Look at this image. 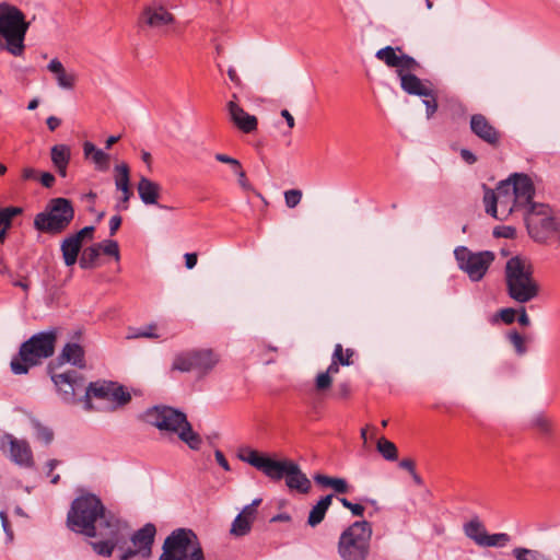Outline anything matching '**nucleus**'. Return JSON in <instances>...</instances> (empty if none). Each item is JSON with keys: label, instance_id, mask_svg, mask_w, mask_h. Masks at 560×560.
<instances>
[{"label": "nucleus", "instance_id": "nucleus-1", "mask_svg": "<svg viewBox=\"0 0 560 560\" xmlns=\"http://www.w3.org/2000/svg\"><path fill=\"white\" fill-rule=\"evenodd\" d=\"M529 238L542 246H560V209L548 203H537L524 212Z\"/></svg>", "mask_w": 560, "mask_h": 560}, {"label": "nucleus", "instance_id": "nucleus-2", "mask_svg": "<svg viewBox=\"0 0 560 560\" xmlns=\"http://www.w3.org/2000/svg\"><path fill=\"white\" fill-rule=\"evenodd\" d=\"M58 331L56 328L40 331L21 343L18 353L12 358L10 368L13 374L24 375L44 360L54 355Z\"/></svg>", "mask_w": 560, "mask_h": 560}, {"label": "nucleus", "instance_id": "nucleus-3", "mask_svg": "<svg viewBox=\"0 0 560 560\" xmlns=\"http://www.w3.org/2000/svg\"><path fill=\"white\" fill-rule=\"evenodd\" d=\"M506 294L513 301L525 304L539 294V284L534 278V267L525 257L513 256L504 269Z\"/></svg>", "mask_w": 560, "mask_h": 560}, {"label": "nucleus", "instance_id": "nucleus-4", "mask_svg": "<svg viewBox=\"0 0 560 560\" xmlns=\"http://www.w3.org/2000/svg\"><path fill=\"white\" fill-rule=\"evenodd\" d=\"M102 500L93 494L85 493L75 498L67 515V526L70 530L95 537L97 535L96 523H104V518L109 515Z\"/></svg>", "mask_w": 560, "mask_h": 560}, {"label": "nucleus", "instance_id": "nucleus-5", "mask_svg": "<svg viewBox=\"0 0 560 560\" xmlns=\"http://www.w3.org/2000/svg\"><path fill=\"white\" fill-rule=\"evenodd\" d=\"M143 419L161 431L177 433L180 441L191 450L197 451L201 447L202 440L200 435L192 430L186 415L177 409L167 406H155L144 412Z\"/></svg>", "mask_w": 560, "mask_h": 560}, {"label": "nucleus", "instance_id": "nucleus-6", "mask_svg": "<svg viewBox=\"0 0 560 560\" xmlns=\"http://www.w3.org/2000/svg\"><path fill=\"white\" fill-rule=\"evenodd\" d=\"M30 27L24 13L9 3H0V49L13 56L24 51V39Z\"/></svg>", "mask_w": 560, "mask_h": 560}, {"label": "nucleus", "instance_id": "nucleus-7", "mask_svg": "<svg viewBox=\"0 0 560 560\" xmlns=\"http://www.w3.org/2000/svg\"><path fill=\"white\" fill-rule=\"evenodd\" d=\"M72 202L63 197L50 199L44 211L34 218V229L39 233L59 235L63 233L74 219Z\"/></svg>", "mask_w": 560, "mask_h": 560}, {"label": "nucleus", "instance_id": "nucleus-8", "mask_svg": "<svg viewBox=\"0 0 560 560\" xmlns=\"http://www.w3.org/2000/svg\"><path fill=\"white\" fill-rule=\"evenodd\" d=\"M159 560H205L197 535L188 528L173 530L164 540Z\"/></svg>", "mask_w": 560, "mask_h": 560}, {"label": "nucleus", "instance_id": "nucleus-9", "mask_svg": "<svg viewBox=\"0 0 560 560\" xmlns=\"http://www.w3.org/2000/svg\"><path fill=\"white\" fill-rule=\"evenodd\" d=\"M372 527L369 522H354L346 528L338 541V553L342 560H365L370 552Z\"/></svg>", "mask_w": 560, "mask_h": 560}, {"label": "nucleus", "instance_id": "nucleus-10", "mask_svg": "<svg viewBox=\"0 0 560 560\" xmlns=\"http://www.w3.org/2000/svg\"><path fill=\"white\" fill-rule=\"evenodd\" d=\"M101 536L106 539L101 541H91L93 550L102 557H110L114 549L124 551L129 541L128 524L115 516L113 513L104 518V523L100 524Z\"/></svg>", "mask_w": 560, "mask_h": 560}, {"label": "nucleus", "instance_id": "nucleus-11", "mask_svg": "<svg viewBox=\"0 0 560 560\" xmlns=\"http://www.w3.org/2000/svg\"><path fill=\"white\" fill-rule=\"evenodd\" d=\"M219 361V355L211 349H191L175 354L171 369L182 373L196 372L202 377L209 374Z\"/></svg>", "mask_w": 560, "mask_h": 560}, {"label": "nucleus", "instance_id": "nucleus-12", "mask_svg": "<svg viewBox=\"0 0 560 560\" xmlns=\"http://www.w3.org/2000/svg\"><path fill=\"white\" fill-rule=\"evenodd\" d=\"M92 397L110 402L113 410L126 406L131 400L129 390L124 385L113 381H96L89 384L83 396L86 410L92 409Z\"/></svg>", "mask_w": 560, "mask_h": 560}, {"label": "nucleus", "instance_id": "nucleus-13", "mask_svg": "<svg viewBox=\"0 0 560 560\" xmlns=\"http://www.w3.org/2000/svg\"><path fill=\"white\" fill-rule=\"evenodd\" d=\"M458 267L465 271L472 281H480L494 260V254L489 250L472 253L465 246L454 250Z\"/></svg>", "mask_w": 560, "mask_h": 560}, {"label": "nucleus", "instance_id": "nucleus-14", "mask_svg": "<svg viewBox=\"0 0 560 560\" xmlns=\"http://www.w3.org/2000/svg\"><path fill=\"white\" fill-rule=\"evenodd\" d=\"M283 478L290 491L301 494H307L311 491V480L301 470L300 466L291 459L279 460L269 479L280 481Z\"/></svg>", "mask_w": 560, "mask_h": 560}, {"label": "nucleus", "instance_id": "nucleus-15", "mask_svg": "<svg viewBox=\"0 0 560 560\" xmlns=\"http://www.w3.org/2000/svg\"><path fill=\"white\" fill-rule=\"evenodd\" d=\"M0 451L20 467H34L33 452L26 440H20L11 433H4L0 438Z\"/></svg>", "mask_w": 560, "mask_h": 560}, {"label": "nucleus", "instance_id": "nucleus-16", "mask_svg": "<svg viewBox=\"0 0 560 560\" xmlns=\"http://www.w3.org/2000/svg\"><path fill=\"white\" fill-rule=\"evenodd\" d=\"M502 188L509 189L516 205L522 208L523 213L535 202V187L530 177L526 174L515 173L506 180H502Z\"/></svg>", "mask_w": 560, "mask_h": 560}, {"label": "nucleus", "instance_id": "nucleus-17", "mask_svg": "<svg viewBox=\"0 0 560 560\" xmlns=\"http://www.w3.org/2000/svg\"><path fill=\"white\" fill-rule=\"evenodd\" d=\"M156 528L152 523H147L143 527L136 530L131 536L129 535V541L132 547H127L119 556V560H130L136 556H140L143 559H148L152 555V546L154 542Z\"/></svg>", "mask_w": 560, "mask_h": 560}, {"label": "nucleus", "instance_id": "nucleus-18", "mask_svg": "<svg viewBox=\"0 0 560 560\" xmlns=\"http://www.w3.org/2000/svg\"><path fill=\"white\" fill-rule=\"evenodd\" d=\"M50 378L54 382L61 399L67 404H75L77 395L86 390L84 377L77 371H67L63 373L50 372Z\"/></svg>", "mask_w": 560, "mask_h": 560}, {"label": "nucleus", "instance_id": "nucleus-19", "mask_svg": "<svg viewBox=\"0 0 560 560\" xmlns=\"http://www.w3.org/2000/svg\"><path fill=\"white\" fill-rule=\"evenodd\" d=\"M175 22L174 15L161 4H147L138 19L140 27H149L161 34L166 33V27Z\"/></svg>", "mask_w": 560, "mask_h": 560}, {"label": "nucleus", "instance_id": "nucleus-20", "mask_svg": "<svg viewBox=\"0 0 560 560\" xmlns=\"http://www.w3.org/2000/svg\"><path fill=\"white\" fill-rule=\"evenodd\" d=\"M470 130L481 141L492 148H498L501 143V131L482 114H474L470 117Z\"/></svg>", "mask_w": 560, "mask_h": 560}, {"label": "nucleus", "instance_id": "nucleus-21", "mask_svg": "<svg viewBox=\"0 0 560 560\" xmlns=\"http://www.w3.org/2000/svg\"><path fill=\"white\" fill-rule=\"evenodd\" d=\"M240 460L249 464L270 478L279 460L272 459L249 446H241L237 452Z\"/></svg>", "mask_w": 560, "mask_h": 560}, {"label": "nucleus", "instance_id": "nucleus-22", "mask_svg": "<svg viewBox=\"0 0 560 560\" xmlns=\"http://www.w3.org/2000/svg\"><path fill=\"white\" fill-rule=\"evenodd\" d=\"M230 120L234 126L245 133H250L257 129V118L246 113L237 103L236 94L232 95V100L226 104Z\"/></svg>", "mask_w": 560, "mask_h": 560}, {"label": "nucleus", "instance_id": "nucleus-23", "mask_svg": "<svg viewBox=\"0 0 560 560\" xmlns=\"http://www.w3.org/2000/svg\"><path fill=\"white\" fill-rule=\"evenodd\" d=\"M401 89L410 95L428 97L431 95V88L425 85L416 74L397 71Z\"/></svg>", "mask_w": 560, "mask_h": 560}, {"label": "nucleus", "instance_id": "nucleus-24", "mask_svg": "<svg viewBox=\"0 0 560 560\" xmlns=\"http://www.w3.org/2000/svg\"><path fill=\"white\" fill-rule=\"evenodd\" d=\"M50 159L60 177L67 176L68 165L71 160V149L67 144H55L50 149Z\"/></svg>", "mask_w": 560, "mask_h": 560}, {"label": "nucleus", "instance_id": "nucleus-25", "mask_svg": "<svg viewBox=\"0 0 560 560\" xmlns=\"http://www.w3.org/2000/svg\"><path fill=\"white\" fill-rule=\"evenodd\" d=\"M498 218L497 220H506L512 212L522 211V208L516 205L509 189L502 188V182L498 185Z\"/></svg>", "mask_w": 560, "mask_h": 560}, {"label": "nucleus", "instance_id": "nucleus-26", "mask_svg": "<svg viewBox=\"0 0 560 560\" xmlns=\"http://www.w3.org/2000/svg\"><path fill=\"white\" fill-rule=\"evenodd\" d=\"M47 69L55 74L59 88L65 90H72L74 88L77 81L75 73L67 72L59 59H51L47 65Z\"/></svg>", "mask_w": 560, "mask_h": 560}, {"label": "nucleus", "instance_id": "nucleus-27", "mask_svg": "<svg viewBox=\"0 0 560 560\" xmlns=\"http://www.w3.org/2000/svg\"><path fill=\"white\" fill-rule=\"evenodd\" d=\"M57 365H62L65 363H71L78 368L84 366V350L78 343L69 342L67 343L60 354L57 358Z\"/></svg>", "mask_w": 560, "mask_h": 560}, {"label": "nucleus", "instance_id": "nucleus-28", "mask_svg": "<svg viewBox=\"0 0 560 560\" xmlns=\"http://www.w3.org/2000/svg\"><path fill=\"white\" fill-rule=\"evenodd\" d=\"M137 190L144 205H158L161 191L160 184L142 176L138 182Z\"/></svg>", "mask_w": 560, "mask_h": 560}, {"label": "nucleus", "instance_id": "nucleus-29", "mask_svg": "<svg viewBox=\"0 0 560 560\" xmlns=\"http://www.w3.org/2000/svg\"><path fill=\"white\" fill-rule=\"evenodd\" d=\"M115 186L122 192L121 201L127 203L132 196L130 189V170L127 163H121L115 166Z\"/></svg>", "mask_w": 560, "mask_h": 560}, {"label": "nucleus", "instance_id": "nucleus-30", "mask_svg": "<svg viewBox=\"0 0 560 560\" xmlns=\"http://www.w3.org/2000/svg\"><path fill=\"white\" fill-rule=\"evenodd\" d=\"M83 152L86 159H91L98 171L105 172L109 167V155L103 150L97 149L92 142L86 141L83 144Z\"/></svg>", "mask_w": 560, "mask_h": 560}, {"label": "nucleus", "instance_id": "nucleus-31", "mask_svg": "<svg viewBox=\"0 0 560 560\" xmlns=\"http://www.w3.org/2000/svg\"><path fill=\"white\" fill-rule=\"evenodd\" d=\"M332 494L323 497L310 511L307 524L312 527L317 526L323 522L325 515L331 504Z\"/></svg>", "mask_w": 560, "mask_h": 560}, {"label": "nucleus", "instance_id": "nucleus-32", "mask_svg": "<svg viewBox=\"0 0 560 560\" xmlns=\"http://www.w3.org/2000/svg\"><path fill=\"white\" fill-rule=\"evenodd\" d=\"M81 248L82 245L73 240L70 235L61 242L60 250L67 267H71L77 262Z\"/></svg>", "mask_w": 560, "mask_h": 560}, {"label": "nucleus", "instance_id": "nucleus-33", "mask_svg": "<svg viewBox=\"0 0 560 560\" xmlns=\"http://www.w3.org/2000/svg\"><path fill=\"white\" fill-rule=\"evenodd\" d=\"M533 428L544 438L551 439L556 433L555 421L544 413L536 415L532 420Z\"/></svg>", "mask_w": 560, "mask_h": 560}, {"label": "nucleus", "instance_id": "nucleus-34", "mask_svg": "<svg viewBox=\"0 0 560 560\" xmlns=\"http://www.w3.org/2000/svg\"><path fill=\"white\" fill-rule=\"evenodd\" d=\"M23 212L20 207L0 208V244L4 242L7 231L11 228L14 217Z\"/></svg>", "mask_w": 560, "mask_h": 560}, {"label": "nucleus", "instance_id": "nucleus-35", "mask_svg": "<svg viewBox=\"0 0 560 560\" xmlns=\"http://www.w3.org/2000/svg\"><path fill=\"white\" fill-rule=\"evenodd\" d=\"M465 535L474 540L478 546L483 542V537L487 535L485 526L478 520H471L464 525Z\"/></svg>", "mask_w": 560, "mask_h": 560}, {"label": "nucleus", "instance_id": "nucleus-36", "mask_svg": "<svg viewBox=\"0 0 560 560\" xmlns=\"http://www.w3.org/2000/svg\"><path fill=\"white\" fill-rule=\"evenodd\" d=\"M215 160L221 162V163H234L237 167H236V175L238 177V184L240 186L245 189V190H250L253 189L250 183L248 182L247 177H246V173L244 172L241 163L238 160L234 159V158H231L226 154H223V153H217L214 155Z\"/></svg>", "mask_w": 560, "mask_h": 560}, {"label": "nucleus", "instance_id": "nucleus-37", "mask_svg": "<svg viewBox=\"0 0 560 560\" xmlns=\"http://www.w3.org/2000/svg\"><path fill=\"white\" fill-rule=\"evenodd\" d=\"M101 244H94L86 247L79 259V265L82 269H92L96 267V261L100 257Z\"/></svg>", "mask_w": 560, "mask_h": 560}, {"label": "nucleus", "instance_id": "nucleus-38", "mask_svg": "<svg viewBox=\"0 0 560 560\" xmlns=\"http://www.w3.org/2000/svg\"><path fill=\"white\" fill-rule=\"evenodd\" d=\"M397 51H401L400 47H392L386 46L384 48H381L376 51L375 57L383 61L387 67L389 68H397L398 67V60L399 55H397Z\"/></svg>", "mask_w": 560, "mask_h": 560}, {"label": "nucleus", "instance_id": "nucleus-39", "mask_svg": "<svg viewBox=\"0 0 560 560\" xmlns=\"http://www.w3.org/2000/svg\"><path fill=\"white\" fill-rule=\"evenodd\" d=\"M376 448L386 460L394 462L398 458V450L396 445L385 438L378 439Z\"/></svg>", "mask_w": 560, "mask_h": 560}, {"label": "nucleus", "instance_id": "nucleus-40", "mask_svg": "<svg viewBox=\"0 0 560 560\" xmlns=\"http://www.w3.org/2000/svg\"><path fill=\"white\" fill-rule=\"evenodd\" d=\"M252 524L253 521L240 513L232 523L231 534L237 537L245 536L250 532Z\"/></svg>", "mask_w": 560, "mask_h": 560}, {"label": "nucleus", "instance_id": "nucleus-41", "mask_svg": "<svg viewBox=\"0 0 560 560\" xmlns=\"http://www.w3.org/2000/svg\"><path fill=\"white\" fill-rule=\"evenodd\" d=\"M483 203L486 208V212L493 217L494 219L498 218V188L495 190L485 188V195H483Z\"/></svg>", "mask_w": 560, "mask_h": 560}, {"label": "nucleus", "instance_id": "nucleus-42", "mask_svg": "<svg viewBox=\"0 0 560 560\" xmlns=\"http://www.w3.org/2000/svg\"><path fill=\"white\" fill-rule=\"evenodd\" d=\"M354 355L353 349H343L342 345H335L334 352L331 359L338 362L341 365L349 366L353 363L352 358Z\"/></svg>", "mask_w": 560, "mask_h": 560}, {"label": "nucleus", "instance_id": "nucleus-43", "mask_svg": "<svg viewBox=\"0 0 560 560\" xmlns=\"http://www.w3.org/2000/svg\"><path fill=\"white\" fill-rule=\"evenodd\" d=\"M508 340L514 348L517 355H524L527 352L526 337L521 335L517 330H511L506 335Z\"/></svg>", "mask_w": 560, "mask_h": 560}, {"label": "nucleus", "instance_id": "nucleus-44", "mask_svg": "<svg viewBox=\"0 0 560 560\" xmlns=\"http://www.w3.org/2000/svg\"><path fill=\"white\" fill-rule=\"evenodd\" d=\"M513 556L516 560H551L550 558L546 557L544 553L527 549L523 547H518L513 549Z\"/></svg>", "mask_w": 560, "mask_h": 560}, {"label": "nucleus", "instance_id": "nucleus-45", "mask_svg": "<svg viewBox=\"0 0 560 560\" xmlns=\"http://www.w3.org/2000/svg\"><path fill=\"white\" fill-rule=\"evenodd\" d=\"M510 541V536L505 533L488 534L483 537L481 547H504Z\"/></svg>", "mask_w": 560, "mask_h": 560}, {"label": "nucleus", "instance_id": "nucleus-46", "mask_svg": "<svg viewBox=\"0 0 560 560\" xmlns=\"http://www.w3.org/2000/svg\"><path fill=\"white\" fill-rule=\"evenodd\" d=\"M517 315V311L512 307L501 308L492 318L491 323L497 324L499 320H502L506 325H511L515 322Z\"/></svg>", "mask_w": 560, "mask_h": 560}, {"label": "nucleus", "instance_id": "nucleus-47", "mask_svg": "<svg viewBox=\"0 0 560 560\" xmlns=\"http://www.w3.org/2000/svg\"><path fill=\"white\" fill-rule=\"evenodd\" d=\"M418 67H419V63L417 62V60L413 57L406 55V54H401V55H399L398 67L396 68L397 69L396 72L397 71H401V72L413 71Z\"/></svg>", "mask_w": 560, "mask_h": 560}, {"label": "nucleus", "instance_id": "nucleus-48", "mask_svg": "<svg viewBox=\"0 0 560 560\" xmlns=\"http://www.w3.org/2000/svg\"><path fill=\"white\" fill-rule=\"evenodd\" d=\"M100 244H101V249L105 255L112 256L116 260H119V258H120L119 246L116 241L108 240V241H105L104 243H100Z\"/></svg>", "mask_w": 560, "mask_h": 560}, {"label": "nucleus", "instance_id": "nucleus-49", "mask_svg": "<svg viewBox=\"0 0 560 560\" xmlns=\"http://www.w3.org/2000/svg\"><path fill=\"white\" fill-rule=\"evenodd\" d=\"M302 199V191L300 189H290L284 192V200L288 208H295Z\"/></svg>", "mask_w": 560, "mask_h": 560}, {"label": "nucleus", "instance_id": "nucleus-50", "mask_svg": "<svg viewBox=\"0 0 560 560\" xmlns=\"http://www.w3.org/2000/svg\"><path fill=\"white\" fill-rule=\"evenodd\" d=\"M35 429L37 440L44 442L45 444L51 443L54 440V432L50 428L37 423Z\"/></svg>", "mask_w": 560, "mask_h": 560}, {"label": "nucleus", "instance_id": "nucleus-51", "mask_svg": "<svg viewBox=\"0 0 560 560\" xmlns=\"http://www.w3.org/2000/svg\"><path fill=\"white\" fill-rule=\"evenodd\" d=\"M332 384V377L326 372H320L315 378V388L318 392L328 389Z\"/></svg>", "mask_w": 560, "mask_h": 560}, {"label": "nucleus", "instance_id": "nucleus-52", "mask_svg": "<svg viewBox=\"0 0 560 560\" xmlns=\"http://www.w3.org/2000/svg\"><path fill=\"white\" fill-rule=\"evenodd\" d=\"M422 102L425 105L427 117L431 118L438 109L436 94L432 88L431 95L428 97H423Z\"/></svg>", "mask_w": 560, "mask_h": 560}, {"label": "nucleus", "instance_id": "nucleus-53", "mask_svg": "<svg viewBox=\"0 0 560 560\" xmlns=\"http://www.w3.org/2000/svg\"><path fill=\"white\" fill-rule=\"evenodd\" d=\"M495 237L514 238L516 236V229L509 225L497 226L493 230Z\"/></svg>", "mask_w": 560, "mask_h": 560}, {"label": "nucleus", "instance_id": "nucleus-54", "mask_svg": "<svg viewBox=\"0 0 560 560\" xmlns=\"http://www.w3.org/2000/svg\"><path fill=\"white\" fill-rule=\"evenodd\" d=\"M340 503L343 508L351 511L352 515L354 516H362L364 513V506L359 503H352L347 498H339Z\"/></svg>", "mask_w": 560, "mask_h": 560}, {"label": "nucleus", "instance_id": "nucleus-55", "mask_svg": "<svg viewBox=\"0 0 560 560\" xmlns=\"http://www.w3.org/2000/svg\"><path fill=\"white\" fill-rule=\"evenodd\" d=\"M330 488L339 494H345L349 492V485L346 479L334 477L331 481Z\"/></svg>", "mask_w": 560, "mask_h": 560}, {"label": "nucleus", "instance_id": "nucleus-56", "mask_svg": "<svg viewBox=\"0 0 560 560\" xmlns=\"http://www.w3.org/2000/svg\"><path fill=\"white\" fill-rule=\"evenodd\" d=\"M155 330H156V325L150 324L143 328H140L132 337H136V338L143 337V338L156 339L160 336L155 332Z\"/></svg>", "mask_w": 560, "mask_h": 560}, {"label": "nucleus", "instance_id": "nucleus-57", "mask_svg": "<svg viewBox=\"0 0 560 560\" xmlns=\"http://www.w3.org/2000/svg\"><path fill=\"white\" fill-rule=\"evenodd\" d=\"M93 233H94V226H84L77 233L71 234L70 236L82 245L84 238H90V240L93 238Z\"/></svg>", "mask_w": 560, "mask_h": 560}, {"label": "nucleus", "instance_id": "nucleus-58", "mask_svg": "<svg viewBox=\"0 0 560 560\" xmlns=\"http://www.w3.org/2000/svg\"><path fill=\"white\" fill-rule=\"evenodd\" d=\"M351 395V386L349 382H341L337 385L336 392L334 394L337 399H348Z\"/></svg>", "mask_w": 560, "mask_h": 560}, {"label": "nucleus", "instance_id": "nucleus-59", "mask_svg": "<svg viewBox=\"0 0 560 560\" xmlns=\"http://www.w3.org/2000/svg\"><path fill=\"white\" fill-rule=\"evenodd\" d=\"M261 503V499H255L250 504L246 505L241 514L254 522L257 513V508Z\"/></svg>", "mask_w": 560, "mask_h": 560}, {"label": "nucleus", "instance_id": "nucleus-60", "mask_svg": "<svg viewBox=\"0 0 560 560\" xmlns=\"http://www.w3.org/2000/svg\"><path fill=\"white\" fill-rule=\"evenodd\" d=\"M0 518H1L3 530L5 532L8 538L10 540H12L13 539V532L11 529L8 515H7V513L4 511L0 512Z\"/></svg>", "mask_w": 560, "mask_h": 560}, {"label": "nucleus", "instance_id": "nucleus-61", "mask_svg": "<svg viewBox=\"0 0 560 560\" xmlns=\"http://www.w3.org/2000/svg\"><path fill=\"white\" fill-rule=\"evenodd\" d=\"M332 478L334 477H330V476H326V475H323V474H316L314 476V480L317 485L322 486V487H326V488H330L331 486V481H332Z\"/></svg>", "mask_w": 560, "mask_h": 560}, {"label": "nucleus", "instance_id": "nucleus-62", "mask_svg": "<svg viewBox=\"0 0 560 560\" xmlns=\"http://www.w3.org/2000/svg\"><path fill=\"white\" fill-rule=\"evenodd\" d=\"M214 456H215V460L217 463L225 470V471H230L231 470V467H230V464L228 462V459L225 458L224 454L220 451V450H217L214 452Z\"/></svg>", "mask_w": 560, "mask_h": 560}, {"label": "nucleus", "instance_id": "nucleus-63", "mask_svg": "<svg viewBox=\"0 0 560 560\" xmlns=\"http://www.w3.org/2000/svg\"><path fill=\"white\" fill-rule=\"evenodd\" d=\"M39 180L44 187L50 188L55 184L56 178L51 173L45 172L40 175Z\"/></svg>", "mask_w": 560, "mask_h": 560}, {"label": "nucleus", "instance_id": "nucleus-64", "mask_svg": "<svg viewBox=\"0 0 560 560\" xmlns=\"http://www.w3.org/2000/svg\"><path fill=\"white\" fill-rule=\"evenodd\" d=\"M121 217L120 215H114L109 220V234L113 236L118 231V229L121 225Z\"/></svg>", "mask_w": 560, "mask_h": 560}]
</instances>
